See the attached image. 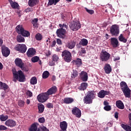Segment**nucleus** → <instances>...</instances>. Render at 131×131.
I'll use <instances>...</instances> for the list:
<instances>
[{
    "label": "nucleus",
    "instance_id": "obj_1",
    "mask_svg": "<svg viewBox=\"0 0 131 131\" xmlns=\"http://www.w3.org/2000/svg\"><path fill=\"white\" fill-rule=\"evenodd\" d=\"M96 98V92L94 91H89L87 95L84 97L83 102L84 104H92L93 100Z\"/></svg>",
    "mask_w": 131,
    "mask_h": 131
},
{
    "label": "nucleus",
    "instance_id": "obj_2",
    "mask_svg": "<svg viewBox=\"0 0 131 131\" xmlns=\"http://www.w3.org/2000/svg\"><path fill=\"white\" fill-rule=\"evenodd\" d=\"M120 88L123 92L125 98H129L130 97V89L127 86L126 82L122 81L120 83Z\"/></svg>",
    "mask_w": 131,
    "mask_h": 131
},
{
    "label": "nucleus",
    "instance_id": "obj_3",
    "mask_svg": "<svg viewBox=\"0 0 131 131\" xmlns=\"http://www.w3.org/2000/svg\"><path fill=\"white\" fill-rule=\"evenodd\" d=\"M61 56L65 62L69 63L72 60V54L68 50H64L62 52Z\"/></svg>",
    "mask_w": 131,
    "mask_h": 131
},
{
    "label": "nucleus",
    "instance_id": "obj_4",
    "mask_svg": "<svg viewBox=\"0 0 131 131\" xmlns=\"http://www.w3.org/2000/svg\"><path fill=\"white\" fill-rule=\"evenodd\" d=\"M111 55L107 51H101L100 55V59L102 62H107L110 59Z\"/></svg>",
    "mask_w": 131,
    "mask_h": 131
},
{
    "label": "nucleus",
    "instance_id": "obj_5",
    "mask_svg": "<svg viewBox=\"0 0 131 131\" xmlns=\"http://www.w3.org/2000/svg\"><path fill=\"white\" fill-rule=\"evenodd\" d=\"M37 99L40 103H45L49 99V95L47 92L41 93L37 96Z\"/></svg>",
    "mask_w": 131,
    "mask_h": 131
},
{
    "label": "nucleus",
    "instance_id": "obj_6",
    "mask_svg": "<svg viewBox=\"0 0 131 131\" xmlns=\"http://www.w3.org/2000/svg\"><path fill=\"white\" fill-rule=\"evenodd\" d=\"M15 51L21 53V54H25L27 51V47L25 44H18L14 48Z\"/></svg>",
    "mask_w": 131,
    "mask_h": 131
},
{
    "label": "nucleus",
    "instance_id": "obj_7",
    "mask_svg": "<svg viewBox=\"0 0 131 131\" xmlns=\"http://www.w3.org/2000/svg\"><path fill=\"white\" fill-rule=\"evenodd\" d=\"M110 33L112 36H117L119 34V28L116 25L112 26L110 28Z\"/></svg>",
    "mask_w": 131,
    "mask_h": 131
},
{
    "label": "nucleus",
    "instance_id": "obj_8",
    "mask_svg": "<svg viewBox=\"0 0 131 131\" xmlns=\"http://www.w3.org/2000/svg\"><path fill=\"white\" fill-rule=\"evenodd\" d=\"M70 29L73 30V31H76V30H78V29H80L81 26L80 23L78 21H74L71 24H70Z\"/></svg>",
    "mask_w": 131,
    "mask_h": 131
},
{
    "label": "nucleus",
    "instance_id": "obj_9",
    "mask_svg": "<svg viewBox=\"0 0 131 131\" xmlns=\"http://www.w3.org/2000/svg\"><path fill=\"white\" fill-rule=\"evenodd\" d=\"M56 34L58 37L64 39L65 36H66V30L63 29V28L58 29L56 31Z\"/></svg>",
    "mask_w": 131,
    "mask_h": 131
},
{
    "label": "nucleus",
    "instance_id": "obj_10",
    "mask_svg": "<svg viewBox=\"0 0 131 131\" xmlns=\"http://www.w3.org/2000/svg\"><path fill=\"white\" fill-rule=\"evenodd\" d=\"M1 51L2 53L3 56L4 57H8V56L10 55V49L6 46L3 45V46L1 47Z\"/></svg>",
    "mask_w": 131,
    "mask_h": 131
},
{
    "label": "nucleus",
    "instance_id": "obj_11",
    "mask_svg": "<svg viewBox=\"0 0 131 131\" xmlns=\"http://www.w3.org/2000/svg\"><path fill=\"white\" fill-rule=\"evenodd\" d=\"M72 113L73 115H75L77 118H80L81 117V111L78 107H74L72 110Z\"/></svg>",
    "mask_w": 131,
    "mask_h": 131
},
{
    "label": "nucleus",
    "instance_id": "obj_12",
    "mask_svg": "<svg viewBox=\"0 0 131 131\" xmlns=\"http://www.w3.org/2000/svg\"><path fill=\"white\" fill-rule=\"evenodd\" d=\"M36 54V50L33 48H29L27 52V56L28 58H32Z\"/></svg>",
    "mask_w": 131,
    "mask_h": 131
},
{
    "label": "nucleus",
    "instance_id": "obj_13",
    "mask_svg": "<svg viewBox=\"0 0 131 131\" xmlns=\"http://www.w3.org/2000/svg\"><path fill=\"white\" fill-rule=\"evenodd\" d=\"M88 43H89L88 39L83 38L79 41V44H77V48H78V49H80L81 46H82V47H85V46H88Z\"/></svg>",
    "mask_w": 131,
    "mask_h": 131
},
{
    "label": "nucleus",
    "instance_id": "obj_14",
    "mask_svg": "<svg viewBox=\"0 0 131 131\" xmlns=\"http://www.w3.org/2000/svg\"><path fill=\"white\" fill-rule=\"evenodd\" d=\"M80 79L81 80L83 81H88V73L84 71H82L80 73Z\"/></svg>",
    "mask_w": 131,
    "mask_h": 131
},
{
    "label": "nucleus",
    "instance_id": "obj_15",
    "mask_svg": "<svg viewBox=\"0 0 131 131\" xmlns=\"http://www.w3.org/2000/svg\"><path fill=\"white\" fill-rule=\"evenodd\" d=\"M18 81L20 82H24L25 81V75H24V73L22 72V71L19 70L17 72Z\"/></svg>",
    "mask_w": 131,
    "mask_h": 131
},
{
    "label": "nucleus",
    "instance_id": "obj_16",
    "mask_svg": "<svg viewBox=\"0 0 131 131\" xmlns=\"http://www.w3.org/2000/svg\"><path fill=\"white\" fill-rule=\"evenodd\" d=\"M111 44L112 45L113 48H117V47L119 46V42H118V39L115 37L111 38Z\"/></svg>",
    "mask_w": 131,
    "mask_h": 131
},
{
    "label": "nucleus",
    "instance_id": "obj_17",
    "mask_svg": "<svg viewBox=\"0 0 131 131\" xmlns=\"http://www.w3.org/2000/svg\"><path fill=\"white\" fill-rule=\"evenodd\" d=\"M109 94H110V92H109V91L101 90L98 93V97H99V98H100L101 99H103V98H105V96H107V95H109Z\"/></svg>",
    "mask_w": 131,
    "mask_h": 131
},
{
    "label": "nucleus",
    "instance_id": "obj_18",
    "mask_svg": "<svg viewBox=\"0 0 131 131\" xmlns=\"http://www.w3.org/2000/svg\"><path fill=\"white\" fill-rule=\"evenodd\" d=\"M76 45V42L74 40H71L67 43L66 47L70 50L74 49L75 48V45Z\"/></svg>",
    "mask_w": 131,
    "mask_h": 131
},
{
    "label": "nucleus",
    "instance_id": "obj_19",
    "mask_svg": "<svg viewBox=\"0 0 131 131\" xmlns=\"http://www.w3.org/2000/svg\"><path fill=\"white\" fill-rule=\"evenodd\" d=\"M5 125L10 127H14V126H16V121L12 119H9L5 122Z\"/></svg>",
    "mask_w": 131,
    "mask_h": 131
},
{
    "label": "nucleus",
    "instance_id": "obj_20",
    "mask_svg": "<svg viewBox=\"0 0 131 131\" xmlns=\"http://www.w3.org/2000/svg\"><path fill=\"white\" fill-rule=\"evenodd\" d=\"M57 92V86H53L51 87L50 89L48 90L46 92L48 96H51V95H54Z\"/></svg>",
    "mask_w": 131,
    "mask_h": 131
},
{
    "label": "nucleus",
    "instance_id": "obj_21",
    "mask_svg": "<svg viewBox=\"0 0 131 131\" xmlns=\"http://www.w3.org/2000/svg\"><path fill=\"white\" fill-rule=\"evenodd\" d=\"M14 62L16 66H17V67H19V68H22V67L24 66V63H23L22 59L19 58L15 59Z\"/></svg>",
    "mask_w": 131,
    "mask_h": 131
},
{
    "label": "nucleus",
    "instance_id": "obj_22",
    "mask_svg": "<svg viewBox=\"0 0 131 131\" xmlns=\"http://www.w3.org/2000/svg\"><path fill=\"white\" fill-rule=\"evenodd\" d=\"M103 69L106 74H110L112 71L111 66H110L109 64H105Z\"/></svg>",
    "mask_w": 131,
    "mask_h": 131
},
{
    "label": "nucleus",
    "instance_id": "obj_23",
    "mask_svg": "<svg viewBox=\"0 0 131 131\" xmlns=\"http://www.w3.org/2000/svg\"><path fill=\"white\" fill-rule=\"evenodd\" d=\"M72 63L74 65L77 66V67H80L82 65V61L80 58H77L76 60H73Z\"/></svg>",
    "mask_w": 131,
    "mask_h": 131
},
{
    "label": "nucleus",
    "instance_id": "obj_24",
    "mask_svg": "<svg viewBox=\"0 0 131 131\" xmlns=\"http://www.w3.org/2000/svg\"><path fill=\"white\" fill-rule=\"evenodd\" d=\"M12 72L13 75V81H14V82H17V80L19 79L18 77V72H16L15 69H13L12 70Z\"/></svg>",
    "mask_w": 131,
    "mask_h": 131
},
{
    "label": "nucleus",
    "instance_id": "obj_25",
    "mask_svg": "<svg viewBox=\"0 0 131 131\" xmlns=\"http://www.w3.org/2000/svg\"><path fill=\"white\" fill-rule=\"evenodd\" d=\"M15 30L18 34H21L24 31V28L22 25H18L16 27Z\"/></svg>",
    "mask_w": 131,
    "mask_h": 131
},
{
    "label": "nucleus",
    "instance_id": "obj_26",
    "mask_svg": "<svg viewBox=\"0 0 131 131\" xmlns=\"http://www.w3.org/2000/svg\"><path fill=\"white\" fill-rule=\"evenodd\" d=\"M116 105L119 109H124V104L121 100H118L116 102Z\"/></svg>",
    "mask_w": 131,
    "mask_h": 131
},
{
    "label": "nucleus",
    "instance_id": "obj_27",
    "mask_svg": "<svg viewBox=\"0 0 131 131\" xmlns=\"http://www.w3.org/2000/svg\"><path fill=\"white\" fill-rule=\"evenodd\" d=\"M9 89V85L6 83L0 81V90H4L5 92H7V90Z\"/></svg>",
    "mask_w": 131,
    "mask_h": 131
},
{
    "label": "nucleus",
    "instance_id": "obj_28",
    "mask_svg": "<svg viewBox=\"0 0 131 131\" xmlns=\"http://www.w3.org/2000/svg\"><path fill=\"white\" fill-rule=\"evenodd\" d=\"M74 102V99L72 98L67 97L63 99V102L64 104H71Z\"/></svg>",
    "mask_w": 131,
    "mask_h": 131
},
{
    "label": "nucleus",
    "instance_id": "obj_29",
    "mask_svg": "<svg viewBox=\"0 0 131 131\" xmlns=\"http://www.w3.org/2000/svg\"><path fill=\"white\" fill-rule=\"evenodd\" d=\"M29 131H38V128H37V123H34L32 124L29 129Z\"/></svg>",
    "mask_w": 131,
    "mask_h": 131
},
{
    "label": "nucleus",
    "instance_id": "obj_30",
    "mask_svg": "<svg viewBox=\"0 0 131 131\" xmlns=\"http://www.w3.org/2000/svg\"><path fill=\"white\" fill-rule=\"evenodd\" d=\"M119 41H121L124 43H126V41H127V39H126V37H124L123 34H121L120 36L118 37Z\"/></svg>",
    "mask_w": 131,
    "mask_h": 131
},
{
    "label": "nucleus",
    "instance_id": "obj_31",
    "mask_svg": "<svg viewBox=\"0 0 131 131\" xmlns=\"http://www.w3.org/2000/svg\"><path fill=\"white\" fill-rule=\"evenodd\" d=\"M38 0H29L28 4L30 7H34L36 5L38 4Z\"/></svg>",
    "mask_w": 131,
    "mask_h": 131
},
{
    "label": "nucleus",
    "instance_id": "obj_32",
    "mask_svg": "<svg viewBox=\"0 0 131 131\" xmlns=\"http://www.w3.org/2000/svg\"><path fill=\"white\" fill-rule=\"evenodd\" d=\"M38 113L41 114L45 111V105L42 103L38 104Z\"/></svg>",
    "mask_w": 131,
    "mask_h": 131
},
{
    "label": "nucleus",
    "instance_id": "obj_33",
    "mask_svg": "<svg viewBox=\"0 0 131 131\" xmlns=\"http://www.w3.org/2000/svg\"><path fill=\"white\" fill-rule=\"evenodd\" d=\"M86 88H88V83L83 82L79 87V90L80 91H85V90H86Z\"/></svg>",
    "mask_w": 131,
    "mask_h": 131
},
{
    "label": "nucleus",
    "instance_id": "obj_34",
    "mask_svg": "<svg viewBox=\"0 0 131 131\" xmlns=\"http://www.w3.org/2000/svg\"><path fill=\"white\" fill-rule=\"evenodd\" d=\"M59 2L60 0H49L48 6H53V5L56 6Z\"/></svg>",
    "mask_w": 131,
    "mask_h": 131
},
{
    "label": "nucleus",
    "instance_id": "obj_35",
    "mask_svg": "<svg viewBox=\"0 0 131 131\" xmlns=\"http://www.w3.org/2000/svg\"><path fill=\"white\" fill-rule=\"evenodd\" d=\"M16 40L18 42H25V38H24L21 35L17 36Z\"/></svg>",
    "mask_w": 131,
    "mask_h": 131
},
{
    "label": "nucleus",
    "instance_id": "obj_36",
    "mask_svg": "<svg viewBox=\"0 0 131 131\" xmlns=\"http://www.w3.org/2000/svg\"><path fill=\"white\" fill-rule=\"evenodd\" d=\"M121 126L126 131H131V126L127 124H121Z\"/></svg>",
    "mask_w": 131,
    "mask_h": 131
},
{
    "label": "nucleus",
    "instance_id": "obj_37",
    "mask_svg": "<svg viewBox=\"0 0 131 131\" xmlns=\"http://www.w3.org/2000/svg\"><path fill=\"white\" fill-rule=\"evenodd\" d=\"M23 36H25L26 37H28V36H30V33L29 31L24 30V31L20 34Z\"/></svg>",
    "mask_w": 131,
    "mask_h": 131
},
{
    "label": "nucleus",
    "instance_id": "obj_38",
    "mask_svg": "<svg viewBox=\"0 0 131 131\" xmlns=\"http://www.w3.org/2000/svg\"><path fill=\"white\" fill-rule=\"evenodd\" d=\"M78 76V72L76 71V70H73V72L72 73L71 77L72 78H75V77H77Z\"/></svg>",
    "mask_w": 131,
    "mask_h": 131
},
{
    "label": "nucleus",
    "instance_id": "obj_39",
    "mask_svg": "<svg viewBox=\"0 0 131 131\" xmlns=\"http://www.w3.org/2000/svg\"><path fill=\"white\" fill-rule=\"evenodd\" d=\"M30 83L31 84H36L37 83V79L36 78V77H33L30 80Z\"/></svg>",
    "mask_w": 131,
    "mask_h": 131
},
{
    "label": "nucleus",
    "instance_id": "obj_40",
    "mask_svg": "<svg viewBox=\"0 0 131 131\" xmlns=\"http://www.w3.org/2000/svg\"><path fill=\"white\" fill-rule=\"evenodd\" d=\"M10 6L12 9H18L19 8V4L16 2H14L13 3H11Z\"/></svg>",
    "mask_w": 131,
    "mask_h": 131
},
{
    "label": "nucleus",
    "instance_id": "obj_41",
    "mask_svg": "<svg viewBox=\"0 0 131 131\" xmlns=\"http://www.w3.org/2000/svg\"><path fill=\"white\" fill-rule=\"evenodd\" d=\"M50 76V73L48 71H45L42 74V78L46 79Z\"/></svg>",
    "mask_w": 131,
    "mask_h": 131
},
{
    "label": "nucleus",
    "instance_id": "obj_42",
    "mask_svg": "<svg viewBox=\"0 0 131 131\" xmlns=\"http://www.w3.org/2000/svg\"><path fill=\"white\" fill-rule=\"evenodd\" d=\"M35 39L36 40L40 41L42 39V35L40 33H37L35 35Z\"/></svg>",
    "mask_w": 131,
    "mask_h": 131
},
{
    "label": "nucleus",
    "instance_id": "obj_43",
    "mask_svg": "<svg viewBox=\"0 0 131 131\" xmlns=\"http://www.w3.org/2000/svg\"><path fill=\"white\" fill-rule=\"evenodd\" d=\"M31 61L33 63H36L39 61V57L38 56H34L31 58Z\"/></svg>",
    "mask_w": 131,
    "mask_h": 131
},
{
    "label": "nucleus",
    "instance_id": "obj_44",
    "mask_svg": "<svg viewBox=\"0 0 131 131\" xmlns=\"http://www.w3.org/2000/svg\"><path fill=\"white\" fill-rule=\"evenodd\" d=\"M8 118H9V117H8L7 115L5 116L2 115L0 116V120H1V121H6Z\"/></svg>",
    "mask_w": 131,
    "mask_h": 131
},
{
    "label": "nucleus",
    "instance_id": "obj_45",
    "mask_svg": "<svg viewBox=\"0 0 131 131\" xmlns=\"http://www.w3.org/2000/svg\"><path fill=\"white\" fill-rule=\"evenodd\" d=\"M25 104V102L24 101L19 100L18 101V105L19 107H24V105Z\"/></svg>",
    "mask_w": 131,
    "mask_h": 131
},
{
    "label": "nucleus",
    "instance_id": "obj_46",
    "mask_svg": "<svg viewBox=\"0 0 131 131\" xmlns=\"http://www.w3.org/2000/svg\"><path fill=\"white\" fill-rule=\"evenodd\" d=\"M52 60L54 62H57L59 60V56L56 54H54L52 56Z\"/></svg>",
    "mask_w": 131,
    "mask_h": 131
},
{
    "label": "nucleus",
    "instance_id": "obj_47",
    "mask_svg": "<svg viewBox=\"0 0 131 131\" xmlns=\"http://www.w3.org/2000/svg\"><path fill=\"white\" fill-rule=\"evenodd\" d=\"M38 131H50V130L47 128L46 127L43 126L38 128Z\"/></svg>",
    "mask_w": 131,
    "mask_h": 131
},
{
    "label": "nucleus",
    "instance_id": "obj_48",
    "mask_svg": "<svg viewBox=\"0 0 131 131\" xmlns=\"http://www.w3.org/2000/svg\"><path fill=\"white\" fill-rule=\"evenodd\" d=\"M38 21V19H37V18H34L32 21V24H33V26H36Z\"/></svg>",
    "mask_w": 131,
    "mask_h": 131
},
{
    "label": "nucleus",
    "instance_id": "obj_49",
    "mask_svg": "<svg viewBox=\"0 0 131 131\" xmlns=\"http://www.w3.org/2000/svg\"><path fill=\"white\" fill-rule=\"evenodd\" d=\"M85 9L86 10V12L89 13V14H90V15H93V14L95 13V11L93 10H89L86 8H85Z\"/></svg>",
    "mask_w": 131,
    "mask_h": 131
},
{
    "label": "nucleus",
    "instance_id": "obj_50",
    "mask_svg": "<svg viewBox=\"0 0 131 131\" xmlns=\"http://www.w3.org/2000/svg\"><path fill=\"white\" fill-rule=\"evenodd\" d=\"M103 109L105 111H110L111 110V106L110 105L105 106Z\"/></svg>",
    "mask_w": 131,
    "mask_h": 131
},
{
    "label": "nucleus",
    "instance_id": "obj_51",
    "mask_svg": "<svg viewBox=\"0 0 131 131\" xmlns=\"http://www.w3.org/2000/svg\"><path fill=\"white\" fill-rule=\"evenodd\" d=\"M26 94L28 96V97H29V98H31L33 96L32 92L31 91L28 90L26 92Z\"/></svg>",
    "mask_w": 131,
    "mask_h": 131
},
{
    "label": "nucleus",
    "instance_id": "obj_52",
    "mask_svg": "<svg viewBox=\"0 0 131 131\" xmlns=\"http://www.w3.org/2000/svg\"><path fill=\"white\" fill-rule=\"evenodd\" d=\"M47 108H49V109H51L54 108V105L52 103H48L47 104Z\"/></svg>",
    "mask_w": 131,
    "mask_h": 131
},
{
    "label": "nucleus",
    "instance_id": "obj_53",
    "mask_svg": "<svg viewBox=\"0 0 131 131\" xmlns=\"http://www.w3.org/2000/svg\"><path fill=\"white\" fill-rule=\"evenodd\" d=\"M38 121L40 123H45L46 120L45 119L44 117H41L38 119Z\"/></svg>",
    "mask_w": 131,
    "mask_h": 131
},
{
    "label": "nucleus",
    "instance_id": "obj_54",
    "mask_svg": "<svg viewBox=\"0 0 131 131\" xmlns=\"http://www.w3.org/2000/svg\"><path fill=\"white\" fill-rule=\"evenodd\" d=\"M7 128H8L5 125H0V130H6Z\"/></svg>",
    "mask_w": 131,
    "mask_h": 131
},
{
    "label": "nucleus",
    "instance_id": "obj_55",
    "mask_svg": "<svg viewBox=\"0 0 131 131\" xmlns=\"http://www.w3.org/2000/svg\"><path fill=\"white\" fill-rule=\"evenodd\" d=\"M32 11H33L32 8H28L25 9L26 13H29V12H32Z\"/></svg>",
    "mask_w": 131,
    "mask_h": 131
},
{
    "label": "nucleus",
    "instance_id": "obj_56",
    "mask_svg": "<svg viewBox=\"0 0 131 131\" xmlns=\"http://www.w3.org/2000/svg\"><path fill=\"white\" fill-rule=\"evenodd\" d=\"M20 68L21 70L25 71V72H27L28 71V68H27L26 67H24V66H23L22 67Z\"/></svg>",
    "mask_w": 131,
    "mask_h": 131
},
{
    "label": "nucleus",
    "instance_id": "obj_57",
    "mask_svg": "<svg viewBox=\"0 0 131 131\" xmlns=\"http://www.w3.org/2000/svg\"><path fill=\"white\" fill-rule=\"evenodd\" d=\"M81 52L82 54H86V51L85 50V48H81Z\"/></svg>",
    "mask_w": 131,
    "mask_h": 131
},
{
    "label": "nucleus",
    "instance_id": "obj_58",
    "mask_svg": "<svg viewBox=\"0 0 131 131\" xmlns=\"http://www.w3.org/2000/svg\"><path fill=\"white\" fill-rule=\"evenodd\" d=\"M56 42L57 45H62V41L60 39H57Z\"/></svg>",
    "mask_w": 131,
    "mask_h": 131
},
{
    "label": "nucleus",
    "instance_id": "obj_59",
    "mask_svg": "<svg viewBox=\"0 0 131 131\" xmlns=\"http://www.w3.org/2000/svg\"><path fill=\"white\" fill-rule=\"evenodd\" d=\"M49 65L50 66H55V62H54L53 60H52L49 62Z\"/></svg>",
    "mask_w": 131,
    "mask_h": 131
},
{
    "label": "nucleus",
    "instance_id": "obj_60",
    "mask_svg": "<svg viewBox=\"0 0 131 131\" xmlns=\"http://www.w3.org/2000/svg\"><path fill=\"white\" fill-rule=\"evenodd\" d=\"M3 43H4V40H3V38L0 37V47H2Z\"/></svg>",
    "mask_w": 131,
    "mask_h": 131
},
{
    "label": "nucleus",
    "instance_id": "obj_61",
    "mask_svg": "<svg viewBox=\"0 0 131 131\" xmlns=\"http://www.w3.org/2000/svg\"><path fill=\"white\" fill-rule=\"evenodd\" d=\"M56 46V40H53L52 41V44L51 45V48H54Z\"/></svg>",
    "mask_w": 131,
    "mask_h": 131
},
{
    "label": "nucleus",
    "instance_id": "obj_62",
    "mask_svg": "<svg viewBox=\"0 0 131 131\" xmlns=\"http://www.w3.org/2000/svg\"><path fill=\"white\" fill-rule=\"evenodd\" d=\"M103 105L104 106H109V102H108L107 101H104L103 102Z\"/></svg>",
    "mask_w": 131,
    "mask_h": 131
},
{
    "label": "nucleus",
    "instance_id": "obj_63",
    "mask_svg": "<svg viewBox=\"0 0 131 131\" xmlns=\"http://www.w3.org/2000/svg\"><path fill=\"white\" fill-rule=\"evenodd\" d=\"M115 118H116V119H118V113L117 112L115 113Z\"/></svg>",
    "mask_w": 131,
    "mask_h": 131
},
{
    "label": "nucleus",
    "instance_id": "obj_64",
    "mask_svg": "<svg viewBox=\"0 0 131 131\" xmlns=\"http://www.w3.org/2000/svg\"><path fill=\"white\" fill-rule=\"evenodd\" d=\"M118 60H120V57H118L115 58L114 59V61L115 62H116V61H118Z\"/></svg>",
    "mask_w": 131,
    "mask_h": 131
}]
</instances>
